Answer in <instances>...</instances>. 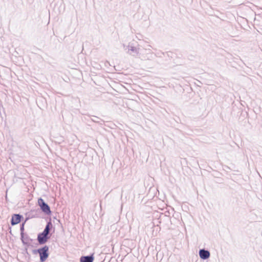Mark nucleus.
Wrapping results in <instances>:
<instances>
[{
	"mask_svg": "<svg viewBox=\"0 0 262 262\" xmlns=\"http://www.w3.org/2000/svg\"><path fill=\"white\" fill-rule=\"evenodd\" d=\"M51 223H48L42 233L38 235L37 239L40 244H43L47 241V236L49 234Z\"/></svg>",
	"mask_w": 262,
	"mask_h": 262,
	"instance_id": "obj_1",
	"label": "nucleus"
},
{
	"mask_svg": "<svg viewBox=\"0 0 262 262\" xmlns=\"http://www.w3.org/2000/svg\"><path fill=\"white\" fill-rule=\"evenodd\" d=\"M38 204L41 210L47 214H50L51 211L50 207L44 202L43 200L40 198L38 200Z\"/></svg>",
	"mask_w": 262,
	"mask_h": 262,
	"instance_id": "obj_2",
	"label": "nucleus"
},
{
	"mask_svg": "<svg viewBox=\"0 0 262 262\" xmlns=\"http://www.w3.org/2000/svg\"><path fill=\"white\" fill-rule=\"evenodd\" d=\"M49 248L47 246L38 249V252L39 254L40 261L43 262L48 258L49 254L48 253Z\"/></svg>",
	"mask_w": 262,
	"mask_h": 262,
	"instance_id": "obj_3",
	"label": "nucleus"
},
{
	"mask_svg": "<svg viewBox=\"0 0 262 262\" xmlns=\"http://www.w3.org/2000/svg\"><path fill=\"white\" fill-rule=\"evenodd\" d=\"M21 216L19 214H15L12 216L11 224L12 226L18 224L21 220Z\"/></svg>",
	"mask_w": 262,
	"mask_h": 262,
	"instance_id": "obj_4",
	"label": "nucleus"
},
{
	"mask_svg": "<svg viewBox=\"0 0 262 262\" xmlns=\"http://www.w3.org/2000/svg\"><path fill=\"white\" fill-rule=\"evenodd\" d=\"M199 255L202 259H205L209 257L210 253L208 251L202 249L199 251Z\"/></svg>",
	"mask_w": 262,
	"mask_h": 262,
	"instance_id": "obj_5",
	"label": "nucleus"
},
{
	"mask_svg": "<svg viewBox=\"0 0 262 262\" xmlns=\"http://www.w3.org/2000/svg\"><path fill=\"white\" fill-rule=\"evenodd\" d=\"M94 258L91 256H82L80 258V262H93Z\"/></svg>",
	"mask_w": 262,
	"mask_h": 262,
	"instance_id": "obj_6",
	"label": "nucleus"
},
{
	"mask_svg": "<svg viewBox=\"0 0 262 262\" xmlns=\"http://www.w3.org/2000/svg\"><path fill=\"white\" fill-rule=\"evenodd\" d=\"M24 224H23L22 225V227H21V230H24Z\"/></svg>",
	"mask_w": 262,
	"mask_h": 262,
	"instance_id": "obj_7",
	"label": "nucleus"
}]
</instances>
